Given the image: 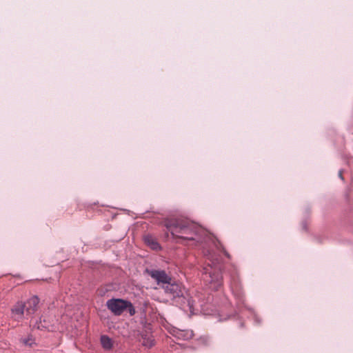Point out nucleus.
Returning a JSON list of instances; mask_svg holds the SVG:
<instances>
[{
    "label": "nucleus",
    "mask_w": 353,
    "mask_h": 353,
    "mask_svg": "<svg viewBox=\"0 0 353 353\" xmlns=\"http://www.w3.org/2000/svg\"><path fill=\"white\" fill-rule=\"evenodd\" d=\"M106 306L114 314L119 316L126 309L127 303L121 299H111L107 301Z\"/></svg>",
    "instance_id": "nucleus-5"
},
{
    "label": "nucleus",
    "mask_w": 353,
    "mask_h": 353,
    "mask_svg": "<svg viewBox=\"0 0 353 353\" xmlns=\"http://www.w3.org/2000/svg\"><path fill=\"white\" fill-rule=\"evenodd\" d=\"M101 344L103 349L110 350L113 346L112 340L107 335H102L100 339Z\"/></svg>",
    "instance_id": "nucleus-9"
},
{
    "label": "nucleus",
    "mask_w": 353,
    "mask_h": 353,
    "mask_svg": "<svg viewBox=\"0 0 353 353\" xmlns=\"http://www.w3.org/2000/svg\"><path fill=\"white\" fill-rule=\"evenodd\" d=\"M32 327L34 329H37L39 330H50V325L46 321L45 319L43 321L40 319L39 321H36L34 323L32 324Z\"/></svg>",
    "instance_id": "nucleus-8"
},
{
    "label": "nucleus",
    "mask_w": 353,
    "mask_h": 353,
    "mask_svg": "<svg viewBox=\"0 0 353 353\" xmlns=\"http://www.w3.org/2000/svg\"><path fill=\"white\" fill-rule=\"evenodd\" d=\"M144 241L145 243L150 245L152 250H158L160 248V245L158 242L151 236H145L144 237Z\"/></svg>",
    "instance_id": "nucleus-10"
},
{
    "label": "nucleus",
    "mask_w": 353,
    "mask_h": 353,
    "mask_svg": "<svg viewBox=\"0 0 353 353\" xmlns=\"http://www.w3.org/2000/svg\"><path fill=\"white\" fill-rule=\"evenodd\" d=\"M223 252L224 253V254H225L226 256L230 257L229 254L228 253V252H227L225 250L223 249Z\"/></svg>",
    "instance_id": "nucleus-15"
},
{
    "label": "nucleus",
    "mask_w": 353,
    "mask_h": 353,
    "mask_svg": "<svg viewBox=\"0 0 353 353\" xmlns=\"http://www.w3.org/2000/svg\"><path fill=\"white\" fill-rule=\"evenodd\" d=\"M149 275L157 281L158 285L162 289L173 279L165 271L159 270H148Z\"/></svg>",
    "instance_id": "nucleus-4"
},
{
    "label": "nucleus",
    "mask_w": 353,
    "mask_h": 353,
    "mask_svg": "<svg viewBox=\"0 0 353 353\" xmlns=\"http://www.w3.org/2000/svg\"><path fill=\"white\" fill-rule=\"evenodd\" d=\"M164 226L176 242H179V240L202 241L200 237L201 229L188 220L167 219L164 221Z\"/></svg>",
    "instance_id": "nucleus-1"
},
{
    "label": "nucleus",
    "mask_w": 353,
    "mask_h": 353,
    "mask_svg": "<svg viewBox=\"0 0 353 353\" xmlns=\"http://www.w3.org/2000/svg\"><path fill=\"white\" fill-rule=\"evenodd\" d=\"M26 305L23 302H17L11 308V316L16 321H20L23 318Z\"/></svg>",
    "instance_id": "nucleus-7"
},
{
    "label": "nucleus",
    "mask_w": 353,
    "mask_h": 353,
    "mask_svg": "<svg viewBox=\"0 0 353 353\" xmlns=\"http://www.w3.org/2000/svg\"><path fill=\"white\" fill-rule=\"evenodd\" d=\"M176 336L179 339H181L183 340H188L193 336L192 331H184V330H179L176 332Z\"/></svg>",
    "instance_id": "nucleus-11"
},
{
    "label": "nucleus",
    "mask_w": 353,
    "mask_h": 353,
    "mask_svg": "<svg viewBox=\"0 0 353 353\" xmlns=\"http://www.w3.org/2000/svg\"><path fill=\"white\" fill-rule=\"evenodd\" d=\"M126 303H127V306H126V309L125 310H127L129 312V314H130V316H133L136 312L134 307L133 306V305L132 304L131 302L126 301Z\"/></svg>",
    "instance_id": "nucleus-13"
},
{
    "label": "nucleus",
    "mask_w": 353,
    "mask_h": 353,
    "mask_svg": "<svg viewBox=\"0 0 353 353\" xmlns=\"http://www.w3.org/2000/svg\"><path fill=\"white\" fill-rule=\"evenodd\" d=\"M39 299L37 296H33L26 302L23 303L26 305L25 312L26 315L33 314L37 310Z\"/></svg>",
    "instance_id": "nucleus-6"
},
{
    "label": "nucleus",
    "mask_w": 353,
    "mask_h": 353,
    "mask_svg": "<svg viewBox=\"0 0 353 353\" xmlns=\"http://www.w3.org/2000/svg\"><path fill=\"white\" fill-rule=\"evenodd\" d=\"M20 342L25 345L31 347L33 344H34V339L32 335L29 334L27 337L21 338Z\"/></svg>",
    "instance_id": "nucleus-12"
},
{
    "label": "nucleus",
    "mask_w": 353,
    "mask_h": 353,
    "mask_svg": "<svg viewBox=\"0 0 353 353\" xmlns=\"http://www.w3.org/2000/svg\"><path fill=\"white\" fill-rule=\"evenodd\" d=\"M201 341H202V343L203 344L207 345L208 342V338H207V337L201 338Z\"/></svg>",
    "instance_id": "nucleus-14"
},
{
    "label": "nucleus",
    "mask_w": 353,
    "mask_h": 353,
    "mask_svg": "<svg viewBox=\"0 0 353 353\" xmlns=\"http://www.w3.org/2000/svg\"><path fill=\"white\" fill-rule=\"evenodd\" d=\"M163 290L165 294L170 296L172 299L185 297L186 291L183 285L179 282H176L174 279H172L168 283Z\"/></svg>",
    "instance_id": "nucleus-3"
},
{
    "label": "nucleus",
    "mask_w": 353,
    "mask_h": 353,
    "mask_svg": "<svg viewBox=\"0 0 353 353\" xmlns=\"http://www.w3.org/2000/svg\"><path fill=\"white\" fill-rule=\"evenodd\" d=\"M203 274L204 281L210 284V288L214 290H218L222 285V275L219 268L212 267L209 264L203 268Z\"/></svg>",
    "instance_id": "nucleus-2"
}]
</instances>
